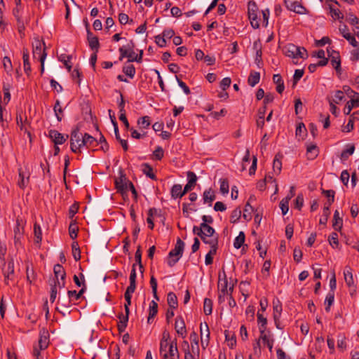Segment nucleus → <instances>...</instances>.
Instances as JSON below:
<instances>
[{
	"mask_svg": "<svg viewBox=\"0 0 359 359\" xmlns=\"http://www.w3.org/2000/svg\"><path fill=\"white\" fill-rule=\"evenodd\" d=\"M215 199V195L213 191L210 189L205 190L203 193V202L204 203H209L211 205V203Z\"/></svg>",
	"mask_w": 359,
	"mask_h": 359,
	"instance_id": "58836bf2",
	"label": "nucleus"
},
{
	"mask_svg": "<svg viewBox=\"0 0 359 359\" xmlns=\"http://www.w3.org/2000/svg\"><path fill=\"white\" fill-rule=\"evenodd\" d=\"M330 245L333 248H338L339 243L338 240V234L336 232H332L328 237Z\"/></svg>",
	"mask_w": 359,
	"mask_h": 359,
	"instance_id": "de8ad7c7",
	"label": "nucleus"
},
{
	"mask_svg": "<svg viewBox=\"0 0 359 359\" xmlns=\"http://www.w3.org/2000/svg\"><path fill=\"white\" fill-rule=\"evenodd\" d=\"M187 179L188 182L184 188V190L186 192V194L194 187L197 181V177L194 172L189 171L187 172Z\"/></svg>",
	"mask_w": 359,
	"mask_h": 359,
	"instance_id": "a211bd4d",
	"label": "nucleus"
},
{
	"mask_svg": "<svg viewBox=\"0 0 359 359\" xmlns=\"http://www.w3.org/2000/svg\"><path fill=\"white\" fill-rule=\"evenodd\" d=\"M343 224V220L339 216V212L338 210H335L333 217V224L332 226L336 231H340L341 229Z\"/></svg>",
	"mask_w": 359,
	"mask_h": 359,
	"instance_id": "393cba45",
	"label": "nucleus"
},
{
	"mask_svg": "<svg viewBox=\"0 0 359 359\" xmlns=\"http://www.w3.org/2000/svg\"><path fill=\"white\" fill-rule=\"evenodd\" d=\"M289 201L290 198L285 197L283 198L280 202V208L283 215H286L289 210Z\"/></svg>",
	"mask_w": 359,
	"mask_h": 359,
	"instance_id": "864d4df0",
	"label": "nucleus"
},
{
	"mask_svg": "<svg viewBox=\"0 0 359 359\" xmlns=\"http://www.w3.org/2000/svg\"><path fill=\"white\" fill-rule=\"evenodd\" d=\"M3 273L4 276L5 283L6 285L9 284V281H13L14 279V262L13 259L5 263L2 268Z\"/></svg>",
	"mask_w": 359,
	"mask_h": 359,
	"instance_id": "0eeeda50",
	"label": "nucleus"
},
{
	"mask_svg": "<svg viewBox=\"0 0 359 359\" xmlns=\"http://www.w3.org/2000/svg\"><path fill=\"white\" fill-rule=\"evenodd\" d=\"M225 334V339L226 341H227V344L229 347L231 348H233V347L236 346V337L233 333H231V332L228 330H225L224 332Z\"/></svg>",
	"mask_w": 359,
	"mask_h": 359,
	"instance_id": "7c9ffc66",
	"label": "nucleus"
},
{
	"mask_svg": "<svg viewBox=\"0 0 359 359\" xmlns=\"http://www.w3.org/2000/svg\"><path fill=\"white\" fill-rule=\"evenodd\" d=\"M334 300V292H329V293L327 294L325 300V311L327 312L330 311V306L333 304Z\"/></svg>",
	"mask_w": 359,
	"mask_h": 359,
	"instance_id": "ea45409f",
	"label": "nucleus"
},
{
	"mask_svg": "<svg viewBox=\"0 0 359 359\" xmlns=\"http://www.w3.org/2000/svg\"><path fill=\"white\" fill-rule=\"evenodd\" d=\"M284 52L286 56L296 60L294 63L297 64L299 59H305L308 57L306 48L289 43L284 47Z\"/></svg>",
	"mask_w": 359,
	"mask_h": 359,
	"instance_id": "f257e3e1",
	"label": "nucleus"
},
{
	"mask_svg": "<svg viewBox=\"0 0 359 359\" xmlns=\"http://www.w3.org/2000/svg\"><path fill=\"white\" fill-rule=\"evenodd\" d=\"M273 319L276 320L277 318H280L281 312H282V305L281 303L277 300L276 302L273 301Z\"/></svg>",
	"mask_w": 359,
	"mask_h": 359,
	"instance_id": "c756f323",
	"label": "nucleus"
},
{
	"mask_svg": "<svg viewBox=\"0 0 359 359\" xmlns=\"http://www.w3.org/2000/svg\"><path fill=\"white\" fill-rule=\"evenodd\" d=\"M29 173L24 171L22 168H18V185L20 189H24L29 182Z\"/></svg>",
	"mask_w": 359,
	"mask_h": 359,
	"instance_id": "f8f14e48",
	"label": "nucleus"
},
{
	"mask_svg": "<svg viewBox=\"0 0 359 359\" xmlns=\"http://www.w3.org/2000/svg\"><path fill=\"white\" fill-rule=\"evenodd\" d=\"M347 147L341 154V159L342 161L347 160L349 156L352 155L355 151V146L353 144H348Z\"/></svg>",
	"mask_w": 359,
	"mask_h": 359,
	"instance_id": "c9c22d12",
	"label": "nucleus"
},
{
	"mask_svg": "<svg viewBox=\"0 0 359 359\" xmlns=\"http://www.w3.org/2000/svg\"><path fill=\"white\" fill-rule=\"evenodd\" d=\"M55 279H65L66 272L63 266L59 264H55L53 268Z\"/></svg>",
	"mask_w": 359,
	"mask_h": 359,
	"instance_id": "c85d7f7f",
	"label": "nucleus"
},
{
	"mask_svg": "<svg viewBox=\"0 0 359 359\" xmlns=\"http://www.w3.org/2000/svg\"><path fill=\"white\" fill-rule=\"evenodd\" d=\"M345 282L350 287L354 284L352 269L350 266H346L344 271Z\"/></svg>",
	"mask_w": 359,
	"mask_h": 359,
	"instance_id": "b1692460",
	"label": "nucleus"
},
{
	"mask_svg": "<svg viewBox=\"0 0 359 359\" xmlns=\"http://www.w3.org/2000/svg\"><path fill=\"white\" fill-rule=\"evenodd\" d=\"M260 80V74L259 72L252 71L248 76V84L254 87L255 85H257Z\"/></svg>",
	"mask_w": 359,
	"mask_h": 359,
	"instance_id": "5701e85b",
	"label": "nucleus"
},
{
	"mask_svg": "<svg viewBox=\"0 0 359 359\" xmlns=\"http://www.w3.org/2000/svg\"><path fill=\"white\" fill-rule=\"evenodd\" d=\"M175 329L177 333L179 335L182 336V338H184L186 337V326L182 317L177 316L176 318L175 323Z\"/></svg>",
	"mask_w": 359,
	"mask_h": 359,
	"instance_id": "dca6fc26",
	"label": "nucleus"
},
{
	"mask_svg": "<svg viewBox=\"0 0 359 359\" xmlns=\"http://www.w3.org/2000/svg\"><path fill=\"white\" fill-rule=\"evenodd\" d=\"M313 56L322 59L318 62L319 66L323 67L327 64L328 59L325 57V51L323 50H319L317 53H313Z\"/></svg>",
	"mask_w": 359,
	"mask_h": 359,
	"instance_id": "e433bc0d",
	"label": "nucleus"
},
{
	"mask_svg": "<svg viewBox=\"0 0 359 359\" xmlns=\"http://www.w3.org/2000/svg\"><path fill=\"white\" fill-rule=\"evenodd\" d=\"M330 206H328V205H326V204L324 205L323 216L320 219V221H319L320 224H324V225L326 224L328 217L330 214Z\"/></svg>",
	"mask_w": 359,
	"mask_h": 359,
	"instance_id": "49530a36",
	"label": "nucleus"
},
{
	"mask_svg": "<svg viewBox=\"0 0 359 359\" xmlns=\"http://www.w3.org/2000/svg\"><path fill=\"white\" fill-rule=\"evenodd\" d=\"M168 359H179V352L177 346L176 340L172 341L168 350Z\"/></svg>",
	"mask_w": 359,
	"mask_h": 359,
	"instance_id": "aec40b11",
	"label": "nucleus"
},
{
	"mask_svg": "<svg viewBox=\"0 0 359 359\" xmlns=\"http://www.w3.org/2000/svg\"><path fill=\"white\" fill-rule=\"evenodd\" d=\"M229 187L228 180L226 179H221L220 180V187H219L220 192L222 194H226L229 193Z\"/></svg>",
	"mask_w": 359,
	"mask_h": 359,
	"instance_id": "0e129e2a",
	"label": "nucleus"
},
{
	"mask_svg": "<svg viewBox=\"0 0 359 359\" xmlns=\"http://www.w3.org/2000/svg\"><path fill=\"white\" fill-rule=\"evenodd\" d=\"M323 194L325 195L326 197H327L328 200L327 202L325 204L328 205V206H331L332 203L334 201V195L335 191L334 190H323Z\"/></svg>",
	"mask_w": 359,
	"mask_h": 359,
	"instance_id": "603ef678",
	"label": "nucleus"
},
{
	"mask_svg": "<svg viewBox=\"0 0 359 359\" xmlns=\"http://www.w3.org/2000/svg\"><path fill=\"white\" fill-rule=\"evenodd\" d=\"M224 278H221V275H219V283H218V287L219 288V292L223 294V296L229 295L230 293H231L233 290V287H230L229 289L228 287V281L226 278V275L224 271Z\"/></svg>",
	"mask_w": 359,
	"mask_h": 359,
	"instance_id": "4468645a",
	"label": "nucleus"
},
{
	"mask_svg": "<svg viewBox=\"0 0 359 359\" xmlns=\"http://www.w3.org/2000/svg\"><path fill=\"white\" fill-rule=\"evenodd\" d=\"M170 343L160 342V355L163 359H168V350Z\"/></svg>",
	"mask_w": 359,
	"mask_h": 359,
	"instance_id": "a19ab883",
	"label": "nucleus"
},
{
	"mask_svg": "<svg viewBox=\"0 0 359 359\" xmlns=\"http://www.w3.org/2000/svg\"><path fill=\"white\" fill-rule=\"evenodd\" d=\"M210 248V251L208 253L205 255V262L206 265L212 264L213 262V257L212 256L215 255L217 252L218 245H209Z\"/></svg>",
	"mask_w": 359,
	"mask_h": 359,
	"instance_id": "4be33fe9",
	"label": "nucleus"
},
{
	"mask_svg": "<svg viewBox=\"0 0 359 359\" xmlns=\"http://www.w3.org/2000/svg\"><path fill=\"white\" fill-rule=\"evenodd\" d=\"M45 43L39 39H35L33 43V55L34 58L41 59V56L46 53L45 51Z\"/></svg>",
	"mask_w": 359,
	"mask_h": 359,
	"instance_id": "9d476101",
	"label": "nucleus"
},
{
	"mask_svg": "<svg viewBox=\"0 0 359 359\" xmlns=\"http://www.w3.org/2000/svg\"><path fill=\"white\" fill-rule=\"evenodd\" d=\"M49 137L55 145L62 144L68 138V135L65 136L56 130H49Z\"/></svg>",
	"mask_w": 359,
	"mask_h": 359,
	"instance_id": "ddd939ff",
	"label": "nucleus"
},
{
	"mask_svg": "<svg viewBox=\"0 0 359 359\" xmlns=\"http://www.w3.org/2000/svg\"><path fill=\"white\" fill-rule=\"evenodd\" d=\"M331 57V64L333 67L338 70L341 66L340 56L338 52L332 50V53L329 55Z\"/></svg>",
	"mask_w": 359,
	"mask_h": 359,
	"instance_id": "412c9836",
	"label": "nucleus"
},
{
	"mask_svg": "<svg viewBox=\"0 0 359 359\" xmlns=\"http://www.w3.org/2000/svg\"><path fill=\"white\" fill-rule=\"evenodd\" d=\"M154 212H156V209H155V208L149 209V212H148V217L147 219V222L149 224V228L150 229H153L154 226V224L153 219H152Z\"/></svg>",
	"mask_w": 359,
	"mask_h": 359,
	"instance_id": "774afa93",
	"label": "nucleus"
},
{
	"mask_svg": "<svg viewBox=\"0 0 359 359\" xmlns=\"http://www.w3.org/2000/svg\"><path fill=\"white\" fill-rule=\"evenodd\" d=\"M200 331L201 346L205 349L208 346L210 341V330L206 323H201Z\"/></svg>",
	"mask_w": 359,
	"mask_h": 359,
	"instance_id": "1a4fd4ad",
	"label": "nucleus"
},
{
	"mask_svg": "<svg viewBox=\"0 0 359 359\" xmlns=\"http://www.w3.org/2000/svg\"><path fill=\"white\" fill-rule=\"evenodd\" d=\"M154 158L156 160L160 161L163 158L164 155V151L160 146L156 147V149L153 152Z\"/></svg>",
	"mask_w": 359,
	"mask_h": 359,
	"instance_id": "338daca9",
	"label": "nucleus"
},
{
	"mask_svg": "<svg viewBox=\"0 0 359 359\" xmlns=\"http://www.w3.org/2000/svg\"><path fill=\"white\" fill-rule=\"evenodd\" d=\"M142 172L144 174H145L147 177L152 180L156 179V175L153 172V168L151 165H149L148 163H143L142 165Z\"/></svg>",
	"mask_w": 359,
	"mask_h": 359,
	"instance_id": "79ce46f5",
	"label": "nucleus"
},
{
	"mask_svg": "<svg viewBox=\"0 0 359 359\" xmlns=\"http://www.w3.org/2000/svg\"><path fill=\"white\" fill-rule=\"evenodd\" d=\"M137 124L140 128L146 129L150 125V118L148 116H143L137 121Z\"/></svg>",
	"mask_w": 359,
	"mask_h": 359,
	"instance_id": "052dcab7",
	"label": "nucleus"
},
{
	"mask_svg": "<svg viewBox=\"0 0 359 359\" xmlns=\"http://www.w3.org/2000/svg\"><path fill=\"white\" fill-rule=\"evenodd\" d=\"M241 216V209L240 208L234 209L231 212V217H230V222L231 223H236V222L238 221Z\"/></svg>",
	"mask_w": 359,
	"mask_h": 359,
	"instance_id": "e2e57ef3",
	"label": "nucleus"
},
{
	"mask_svg": "<svg viewBox=\"0 0 359 359\" xmlns=\"http://www.w3.org/2000/svg\"><path fill=\"white\" fill-rule=\"evenodd\" d=\"M171 196L172 198L175 199L177 198H182L184 195L186 194L184 190H182V187L181 184H174L170 191Z\"/></svg>",
	"mask_w": 359,
	"mask_h": 359,
	"instance_id": "6ab92c4d",
	"label": "nucleus"
},
{
	"mask_svg": "<svg viewBox=\"0 0 359 359\" xmlns=\"http://www.w3.org/2000/svg\"><path fill=\"white\" fill-rule=\"evenodd\" d=\"M329 9H330V13L331 15V17L334 20H342L344 19V16L342 12L339 9L335 8L334 6L330 4L329 5Z\"/></svg>",
	"mask_w": 359,
	"mask_h": 359,
	"instance_id": "cd10ccee",
	"label": "nucleus"
},
{
	"mask_svg": "<svg viewBox=\"0 0 359 359\" xmlns=\"http://www.w3.org/2000/svg\"><path fill=\"white\" fill-rule=\"evenodd\" d=\"M123 72L125 74L133 79L135 74V68L133 65H125L123 67Z\"/></svg>",
	"mask_w": 359,
	"mask_h": 359,
	"instance_id": "c03bdc74",
	"label": "nucleus"
},
{
	"mask_svg": "<svg viewBox=\"0 0 359 359\" xmlns=\"http://www.w3.org/2000/svg\"><path fill=\"white\" fill-rule=\"evenodd\" d=\"M86 288V287L85 283H83V287L81 289V290L79 292H77L76 290H69L67 292L69 298V299L74 298L76 300H78L81 297V295L84 293Z\"/></svg>",
	"mask_w": 359,
	"mask_h": 359,
	"instance_id": "4c0bfd02",
	"label": "nucleus"
},
{
	"mask_svg": "<svg viewBox=\"0 0 359 359\" xmlns=\"http://www.w3.org/2000/svg\"><path fill=\"white\" fill-rule=\"evenodd\" d=\"M135 290L127 289L124 294V298L126 299V304L124 305V309L126 313H130L129 306L131 305V299H132V294L134 293Z\"/></svg>",
	"mask_w": 359,
	"mask_h": 359,
	"instance_id": "bb28decb",
	"label": "nucleus"
},
{
	"mask_svg": "<svg viewBox=\"0 0 359 359\" xmlns=\"http://www.w3.org/2000/svg\"><path fill=\"white\" fill-rule=\"evenodd\" d=\"M202 241L208 245H218V236L215 230L210 225L202 223Z\"/></svg>",
	"mask_w": 359,
	"mask_h": 359,
	"instance_id": "f03ea898",
	"label": "nucleus"
},
{
	"mask_svg": "<svg viewBox=\"0 0 359 359\" xmlns=\"http://www.w3.org/2000/svg\"><path fill=\"white\" fill-rule=\"evenodd\" d=\"M49 344V333L48 331L43 328L39 332V339L37 346H34L33 353L36 358H39L40 351L46 349Z\"/></svg>",
	"mask_w": 359,
	"mask_h": 359,
	"instance_id": "39448f33",
	"label": "nucleus"
},
{
	"mask_svg": "<svg viewBox=\"0 0 359 359\" xmlns=\"http://www.w3.org/2000/svg\"><path fill=\"white\" fill-rule=\"evenodd\" d=\"M136 278H137V274H136L135 264H133V269L131 270V273L130 275V278H129L130 285L127 287V289L135 290V289H136Z\"/></svg>",
	"mask_w": 359,
	"mask_h": 359,
	"instance_id": "2f4dec72",
	"label": "nucleus"
},
{
	"mask_svg": "<svg viewBox=\"0 0 359 359\" xmlns=\"http://www.w3.org/2000/svg\"><path fill=\"white\" fill-rule=\"evenodd\" d=\"M53 109L57 121H61L63 116V110L60 106V100H56Z\"/></svg>",
	"mask_w": 359,
	"mask_h": 359,
	"instance_id": "37998d69",
	"label": "nucleus"
},
{
	"mask_svg": "<svg viewBox=\"0 0 359 359\" xmlns=\"http://www.w3.org/2000/svg\"><path fill=\"white\" fill-rule=\"evenodd\" d=\"M245 233L243 231H241L238 236L235 238L233 242V246L236 249H239L245 242Z\"/></svg>",
	"mask_w": 359,
	"mask_h": 359,
	"instance_id": "a18cd8bd",
	"label": "nucleus"
},
{
	"mask_svg": "<svg viewBox=\"0 0 359 359\" xmlns=\"http://www.w3.org/2000/svg\"><path fill=\"white\" fill-rule=\"evenodd\" d=\"M168 304L171 309H175L177 307V298L174 292H169L167 297Z\"/></svg>",
	"mask_w": 359,
	"mask_h": 359,
	"instance_id": "f704fd0d",
	"label": "nucleus"
},
{
	"mask_svg": "<svg viewBox=\"0 0 359 359\" xmlns=\"http://www.w3.org/2000/svg\"><path fill=\"white\" fill-rule=\"evenodd\" d=\"M135 43L133 40L129 41L126 45L119 48L120 57L119 60H122L123 57H128V62H134V57L136 53L134 52Z\"/></svg>",
	"mask_w": 359,
	"mask_h": 359,
	"instance_id": "423d86ee",
	"label": "nucleus"
},
{
	"mask_svg": "<svg viewBox=\"0 0 359 359\" xmlns=\"http://www.w3.org/2000/svg\"><path fill=\"white\" fill-rule=\"evenodd\" d=\"M257 7L255 2H250L248 4V15L250 20L251 25L253 28L257 29L259 27V23L257 20Z\"/></svg>",
	"mask_w": 359,
	"mask_h": 359,
	"instance_id": "6e6552de",
	"label": "nucleus"
},
{
	"mask_svg": "<svg viewBox=\"0 0 359 359\" xmlns=\"http://www.w3.org/2000/svg\"><path fill=\"white\" fill-rule=\"evenodd\" d=\"M88 27V25H86ZM87 39L90 48L96 52H98L100 48L99 39L97 36H93V33L87 27Z\"/></svg>",
	"mask_w": 359,
	"mask_h": 359,
	"instance_id": "2eb2a0df",
	"label": "nucleus"
},
{
	"mask_svg": "<svg viewBox=\"0 0 359 359\" xmlns=\"http://www.w3.org/2000/svg\"><path fill=\"white\" fill-rule=\"evenodd\" d=\"M157 313L158 304L155 301L152 300L149 304V316L147 318L148 323H151V320L157 314Z\"/></svg>",
	"mask_w": 359,
	"mask_h": 359,
	"instance_id": "a878e982",
	"label": "nucleus"
},
{
	"mask_svg": "<svg viewBox=\"0 0 359 359\" xmlns=\"http://www.w3.org/2000/svg\"><path fill=\"white\" fill-rule=\"evenodd\" d=\"M82 142L83 146H93L95 142H97V140L89 134L85 133Z\"/></svg>",
	"mask_w": 359,
	"mask_h": 359,
	"instance_id": "13d9d810",
	"label": "nucleus"
},
{
	"mask_svg": "<svg viewBox=\"0 0 359 359\" xmlns=\"http://www.w3.org/2000/svg\"><path fill=\"white\" fill-rule=\"evenodd\" d=\"M72 255L76 261L81 259V251L77 242H73L72 244Z\"/></svg>",
	"mask_w": 359,
	"mask_h": 359,
	"instance_id": "5fc2aeb1",
	"label": "nucleus"
},
{
	"mask_svg": "<svg viewBox=\"0 0 359 359\" xmlns=\"http://www.w3.org/2000/svg\"><path fill=\"white\" fill-rule=\"evenodd\" d=\"M284 3L288 10L296 13L304 14L306 12V8L297 1H290L288 0H284Z\"/></svg>",
	"mask_w": 359,
	"mask_h": 359,
	"instance_id": "9b49d317",
	"label": "nucleus"
},
{
	"mask_svg": "<svg viewBox=\"0 0 359 359\" xmlns=\"http://www.w3.org/2000/svg\"><path fill=\"white\" fill-rule=\"evenodd\" d=\"M184 243L180 239L177 240L175 248L168 254V264L169 266H173L180 259L183 254Z\"/></svg>",
	"mask_w": 359,
	"mask_h": 359,
	"instance_id": "7ed1b4c3",
	"label": "nucleus"
},
{
	"mask_svg": "<svg viewBox=\"0 0 359 359\" xmlns=\"http://www.w3.org/2000/svg\"><path fill=\"white\" fill-rule=\"evenodd\" d=\"M128 182L125 176H121L119 179L116 180L115 185L116 188L122 194L128 190Z\"/></svg>",
	"mask_w": 359,
	"mask_h": 359,
	"instance_id": "f3484780",
	"label": "nucleus"
},
{
	"mask_svg": "<svg viewBox=\"0 0 359 359\" xmlns=\"http://www.w3.org/2000/svg\"><path fill=\"white\" fill-rule=\"evenodd\" d=\"M34 233L35 236V242L37 243H41L42 239V231L40 225L37 223H34Z\"/></svg>",
	"mask_w": 359,
	"mask_h": 359,
	"instance_id": "09e8293b",
	"label": "nucleus"
},
{
	"mask_svg": "<svg viewBox=\"0 0 359 359\" xmlns=\"http://www.w3.org/2000/svg\"><path fill=\"white\" fill-rule=\"evenodd\" d=\"M282 163L278 156H275L273 162V170L276 174H279L281 171Z\"/></svg>",
	"mask_w": 359,
	"mask_h": 359,
	"instance_id": "680f3d73",
	"label": "nucleus"
},
{
	"mask_svg": "<svg viewBox=\"0 0 359 359\" xmlns=\"http://www.w3.org/2000/svg\"><path fill=\"white\" fill-rule=\"evenodd\" d=\"M308 157L310 159L315 158L318 155V151L316 144H311L307 147Z\"/></svg>",
	"mask_w": 359,
	"mask_h": 359,
	"instance_id": "6e6d98bb",
	"label": "nucleus"
},
{
	"mask_svg": "<svg viewBox=\"0 0 359 359\" xmlns=\"http://www.w3.org/2000/svg\"><path fill=\"white\" fill-rule=\"evenodd\" d=\"M14 239L16 243L20 241L23 234V227L20 225L18 220L17 221V225L14 229Z\"/></svg>",
	"mask_w": 359,
	"mask_h": 359,
	"instance_id": "8fccbe9b",
	"label": "nucleus"
},
{
	"mask_svg": "<svg viewBox=\"0 0 359 359\" xmlns=\"http://www.w3.org/2000/svg\"><path fill=\"white\" fill-rule=\"evenodd\" d=\"M257 316L258 323L260 324L259 326V332H264L266 328L267 319L263 316V314L260 313L259 311L257 312Z\"/></svg>",
	"mask_w": 359,
	"mask_h": 359,
	"instance_id": "72a5a7b5",
	"label": "nucleus"
},
{
	"mask_svg": "<svg viewBox=\"0 0 359 359\" xmlns=\"http://www.w3.org/2000/svg\"><path fill=\"white\" fill-rule=\"evenodd\" d=\"M4 91V102L6 104L11 100V94H10V84H4L3 86Z\"/></svg>",
	"mask_w": 359,
	"mask_h": 359,
	"instance_id": "bf43d9fd",
	"label": "nucleus"
},
{
	"mask_svg": "<svg viewBox=\"0 0 359 359\" xmlns=\"http://www.w3.org/2000/svg\"><path fill=\"white\" fill-rule=\"evenodd\" d=\"M344 98V92L341 90H337L334 93V97L332 100H329V101H333L335 104H339Z\"/></svg>",
	"mask_w": 359,
	"mask_h": 359,
	"instance_id": "69168bd1",
	"label": "nucleus"
},
{
	"mask_svg": "<svg viewBox=\"0 0 359 359\" xmlns=\"http://www.w3.org/2000/svg\"><path fill=\"white\" fill-rule=\"evenodd\" d=\"M22 58H23V63H24V70H25V73L27 75H29V73L31 72V65L29 62V53L27 49L23 50Z\"/></svg>",
	"mask_w": 359,
	"mask_h": 359,
	"instance_id": "473e14b6",
	"label": "nucleus"
},
{
	"mask_svg": "<svg viewBox=\"0 0 359 359\" xmlns=\"http://www.w3.org/2000/svg\"><path fill=\"white\" fill-rule=\"evenodd\" d=\"M260 339H262L263 342L267 345L269 351L271 352L273 348V341L272 339H270V338L267 336L265 332H260Z\"/></svg>",
	"mask_w": 359,
	"mask_h": 359,
	"instance_id": "4d7b16f0",
	"label": "nucleus"
},
{
	"mask_svg": "<svg viewBox=\"0 0 359 359\" xmlns=\"http://www.w3.org/2000/svg\"><path fill=\"white\" fill-rule=\"evenodd\" d=\"M83 135L79 133V128L76 126L71 133L70 148L74 153H81V149L83 147Z\"/></svg>",
	"mask_w": 359,
	"mask_h": 359,
	"instance_id": "20e7f679",
	"label": "nucleus"
},
{
	"mask_svg": "<svg viewBox=\"0 0 359 359\" xmlns=\"http://www.w3.org/2000/svg\"><path fill=\"white\" fill-rule=\"evenodd\" d=\"M203 311L205 315H210L212 312V302L210 299L205 298L203 303Z\"/></svg>",
	"mask_w": 359,
	"mask_h": 359,
	"instance_id": "3c124183",
	"label": "nucleus"
}]
</instances>
